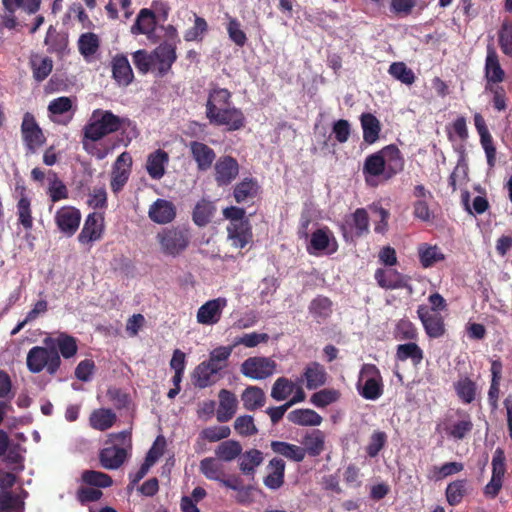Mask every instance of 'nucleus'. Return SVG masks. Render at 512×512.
I'll return each mask as SVG.
<instances>
[{
    "mask_svg": "<svg viewBox=\"0 0 512 512\" xmlns=\"http://www.w3.org/2000/svg\"><path fill=\"white\" fill-rule=\"evenodd\" d=\"M338 244L333 233L328 228H320L314 231L307 247L313 255H329L337 251Z\"/></svg>",
    "mask_w": 512,
    "mask_h": 512,
    "instance_id": "9b49d317",
    "label": "nucleus"
},
{
    "mask_svg": "<svg viewBox=\"0 0 512 512\" xmlns=\"http://www.w3.org/2000/svg\"><path fill=\"white\" fill-rule=\"evenodd\" d=\"M499 43L503 53L512 55V24L504 23L499 32Z\"/></svg>",
    "mask_w": 512,
    "mask_h": 512,
    "instance_id": "774afa93",
    "label": "nucleus"
},
{
    "mask_svg": "<svg viewBox=\"0 0 512 512\" xmlns=\"http://www.w3.org/2000/svg\"><path fill=\"white\" fill-rule=\"evenodd\" d=\"M268 339L269 336L265 333L252 332L236 338L233 346L235 347L237 345H243L248 348H253L259 345L260 343L267 342Z\"/></svg>",
    "mask_w": 512,
    "mask_h": 512,
    "instance_id": "338daca9",
    "label": "nucleus"
},
{
    "mask_svg": "<svg viewBox=\"0 0 512 512\" xmlns=\"http://www.w3.org/2000/svg\"><path fill=\"white\" fill-rule=\"evenodd\" d=\"M234 346H219L213 349L209 354V359L204 361L214 371H221L226 368L228 359L232 354Z\"/></svg>",
    "mask_w": 512,
    "mask_h": 512,
    "instance_id": "ea45409f",
    "label": "nucleus"
},
{
    "mask_svg": "<svg viewBox=\"0 0 512 512\" xmlns=\"http://www.w3.org/2000/svg\"><path fill=\"white\" fill-rule=\"evenodd\" d=\"M472 427L473 424L468 415H463L456 421L443 424L446 434L455 440L463 439L472 430Z\"/></svg>",
    "mask_w": 512,
    "mask_h": 512,
    "instance_id": "473e14b6",
    "label": "nucleus"
},
{
    "mask_svg": "<svg viewBox=\"0 0 512 512\" xmlns=\"http://www.w3.org/2000/svg\"><path fill=\"white\" fill-rule=\"evenodd\" d=\"M228 241L235 248L243 249L252 242L253 234L250 222L244 224H228Z\"/></svg>",
    "mask_w": 512,
    "mask_h": 512,
    "instance_id": "412c9836",
    "label": "nucleus"
},
{
    "mask_svg": "<svg viewBox=\"0 0 512 512\" xmlns=\"http://www.w3.org/2000/svg\"><path fill=\"white\" fill-rule=\"evenodd\" d=\"M200 472L209 480L219 481L225 475L224 466L217 457H206L200 461Z\"/></svg>",
    "mask_w": 512,
    "mask_h": 512,
    "instance_id": "4c0bfd02",
    "label": "nucleus"
},
{
    "mask_svg": "<svg viewBox=\"0 0 512 512\" xmlns=\"http://www.w3.org/2000/svg\"><path fill=\"white\" fill-rule=\"evenodd\" d=\"M82 479L85 483L95 487H109L112 484L111 478L99 471H85L82 474Z\"/></svg>",
    "mask_w": 512,
    "mask_h": 512,
    "instance_id": "680f3d73",
    "label": "nucleus"
},
{
    "mask_svg": "<svg viewBox=\"0 0 512 512\" xmlns=\"http://www.w3.org/2000/svg\"><path fill=\"white\" fill-rule=\"evenodd\" d=\"M156 28V16L150 9L140 10L135 24L131 27V32L134 35L144 34L149 39L154 36Z\"/></svg>",
    "mask_w": 512,
    "mask_h": 512,
    "instance_id": "bb28decb",
    "label": "nucleus"
},
{
    "mask_svg": "<svg viewBox=\"0 0 512 512\" xmlns=\"http://www.w3.org/2000/svg\"><path fill=\"white\" fill-rule=\"evenodd\" d=\"M243 406L247 410H255L262 407L265 403V394L263 390L256 386L248 387L241 395Z\"/></svg>",
    "mask_w": 512,
    "mask_h": 512,
    "instance_id": "a18cd8bd",
    "label": "nucleus"
},
{
    "mask_svg": "<svg viewBox=\"0 0 512 512\" xmlns=\"http://www.w3.org/2000/svg\"><path fill=\"white\" fill-rule=\"evenodd\" d=\"M276 363L267 357H250L241 365V373L254 380H262L274 374Z\"/></svg>",
    "mask_w": 512,
    "mask_h": 512,
    "instance_id": "6e6552de",
    "label": "nucleus"
},
{
    "mask_svg": "<svg viewBox=\"0 0 512 512\" xmlns=\"http://www.w3.org/2000/svg\"><path fill=\"white\" fill-rule=\"evenodd\" d=\"M404 160L399 149L389 145L380 151L366 157L363 164V176L365 182L372 187L379 184L380 180H389L403 170Z\"/></svg>",
    "mask_w": 512,
    "mask_h": 512,
    "instance_id": "f257e3e1",
    "label": "nucleus"
},
{
    "mask_svg": "<svg viewBox=\"0 0 512 512\" xmlns=\"http://www.w3.org/2000/svg\"><path fill=\"white\" fill-rule=\"evenodd\" d=\"M358 393L366 400H377L383 394L382 377L373 364H364L356 384Z\"/></svg>",
    "mask_w": 512,
    "mask_h": 512,
    "instance_id": "0eeeda50",
    "label": "nucleus"
},
{
    "mask_svg": "<svg viewBox=\"0 0 512 512\" xmlns=\"http://www.w3.org/2000/svg\"><path fill=\"white\" fill-rule=\"evenodd\" d=\"M234 429L241 436H251L257 432L253 417L249 415L237 417L234 422Z\"/></svg>",
    "mask_w": 512,
    "mask_h": 512,
    "instance_id": "e2e57ef3",
    "label": "nucleus"
},
{
    "mask_svg": "<svg viewBox=\"0 0 512 512\" xmlns=\"http://www.w3.org/2000/svg\"><path fill=\"white\" fill-rule=\"evenodd\" d=\"M215 212V207L211 201L206 199L200 200L193 210V221L197 226L203 227L207 225Z\"/></svg>",
    "mask_w": 512,
    "mask_h": 512,
    "instance_id": "49530a36",
    "label": "nucleus"
},
{
    "mask_svg": "<svg viewBox=\"0 0 512 512\" xmlns=\"http://www.w3.org/2000/svg\"><path fill=\"white\" fill-rule=\"evenodd\" d=\"M113 77L119 85L127 86L133 80V71L126 56L116 55L112 59Z\"/></svg>",
    "mask_w": 512,
    "mask_h": 512,
    "instance_id": "cd10ccee",
    "label": "nucleus"
},
{
    "mask_svg": "<svg viewBox=\"0 0 512 512\" xmlns=\"http://www.w3.org/2000/svg\"><path fill=\"white\" fill-rule=\"evenodd\" d=\"M268 475L264 478V485L270 490L279 489L284 483L285 462L280 458H273L267 466Z\"/></svg>",
    "mask_w": 512,
    "mask_h": 512,
    "instance_id": "a878e982",
    "label": "nucleus"
},
{
    "mask_svg": "<svg viewBox=\"0 0 512 512\" xmlns=\"http://www.w3.org/2000/svg\"><path fill=\"white\" fill-rule=\"evenodd\" d=\"M127 121L114 115L111 111L96 109L92 112L88 123L84 127V136L92 142L119 130Z\"/></svg>",
    "mask_w": 512,
    "mask_h": 512,
    "instance_id": "20e7f679",
    "label": "nucleus"
},
{
    "mask_svg": "<svg viewBox=\"0 0 512 512\" xmlns=\"http://www.w3.org/2000/svg\"><path fill=\"white\" fill-rule=\"evenodd\" d=\"M113 443L111 447L104 448L100 453V462L105 469L119 468L127 458L131 448L130 432L125 430L109 436Z\"/></svg>",
    "mask_w": 512,
    "mask_h": 512,
    "instance_id": "39448f33",
    "label": "nucleus"
},
{
    "mask_svg": "<svg viewBox=\"0 0 512 512\" xmlns=\"http://www.w3.org/2000/svg\"><path fill=\"white\" fill-rule=\"evenodd\" d=\"M78 49L80 54L90 61L99 49V38L94 33H84L79 37Z\"/></svg>",
    "mask_w": 512,
    "mask_h": 512,
    "instance_id": "de8ad7c7",
    "label": "nucleus"
},
{
    "mask_svg": "<svg viewBox=\"0 0 512 512\" xmlns=\"http://www.w3.org/2000/svg\"><path fill=\"white\" fill-rule=\"evenodd\" d=\"M305 455L318 456L324 451L325 434L321 430L307 432L302 440Z\"/></svg>",
    "mask_w": 512,
    "mask_h": 512,
    "instance_id": "7c9ffc66",
    "label": "nucleus"
},
{
    "mask_svg": "<svg viewBox=\"0 0 512 512\" xmlns=\"http://www.w3.org/2000/svg\"><path fill=\"white\" fill-rule=\"evenodd\" d=\"M227 303L228 301L224 297H218L206 301L197 310V323L204 326L216 325L220 321Z\"/></svg>",
    "mask_w": 512,
    "mask_h": 512,
    "instance_id": "9d476101",
    "label": "nucleus"
},
{
    "mask_svg": "<svg viewBox=\"0 0 512 512\" xmlns=\"http://www.w3.org/2000/svg\"><path fill=\"white\" fill-rule=\"evenodd\" d=\"M486 77L491 82H501L504 72L501 69L497 55L493 51H489L486 58Z\"/></svg>",
    "mask_w": 512,
    "mask_h": 512,
    "instance_id": "bf43d9fd",
    "label": "nucleus"
},
{
    "mask_svg": "<svg viewBox=\"0 0 512 512\" xmlns=\"http://www.w3.org/2000/svg\"><path fill=\"white\" fill-rule=\"evenodd\" d=\"M17 215L19 223L29 230L33 226V217L31 212V201L25 194L24 190L21 191L19 200L17 202Z\"/></svg>",
    "mask_w": 512,
    "mask_h": 512,
    "instance_id": "8fccbe9b",
    "label": "nucleus"
},
{
    "mask_svg": "<svg viewBox=\"0 0 512 512\" xmlns=\"http://www.w3.org/2000/svg\"><path fill=\"white\" fill-rule=\"evenodd\" d=\"M227 32L231 41H233L237 46H244L247 37L244 31L241 29L240 22L235 18H229L227 24Z\"/></svg>",
    "mask_w": 512,
    "mask_h": 512,
    "instance_id": "0e129e2a",
    "label": "nucleus"
},
{
    "mask_svg": "<svg viewBox=\"0 0 512 512\" xmlns=\"http://www.w3.org/2000/svg\"><path fill=\"white\" fill-rule=\"evenodd\" d=\"M464 469L460 462H447L441 466H433L430 470V478L439 481L448 476L457 474Z\"/></svg>",
    "mask_w": 512,
    "mask_h": 512,
    "instance_id": "864d4df0",
    "label": "nucleus"
},
{
    "mask_svg": "<svg viewBox=\"0 0 512 512\" xmlns=\"http://www.w3.org/2000/svg\"><path fill=\"white\" fill-rule=\"evenodd\" d=\"M326 371L319 363L313 362L309 364L304 372L306 387L309 390L316 389L326 383Z\"/></svg>",
    "mask_w": 512,
    "mask_h": 512,
    "instance_id": "e433bc0d",
    "label": "nucleus"
},
{
    "mask_svg": "<svg viewBox=\"0 0 512 512\" xmlns=\"http://www.w3.org/2000/svg\"><path fill=\"white\" fill-rule=\"evenodd\" d=\"M219 371H214L205 362L200 363L193 372V381L195 386L199 388H206L213 385L216 382L215 376Z\"/></svg>",
    "mask_w": 512,
    "mask_h": 512,
    "instance_id": "a19ab883",
    "label": "nucleus"
},
{
    "mask_svg": "<svg viewBox=\"0 0 512 512\" xmlns=\"http://www.w3.org/2000/svg\"><path fill=\"white\" fill-rule=\"evenodd\" d=\"M458 397L465 403H471L475 398V383L467 377L460 378L454 384Z\"/></svg>",
    "mask_w": 512,
    "mask_h": 512,
    "instance_id": "4d7b16f0",
    "label": "nucleus"
},
{
    "mask_svg": "<svg viewBox=\"0 0 512 512\" xmlns=\"http://www.w3.org/2000/svg\"><path fill=\"white\" fill-rule=\"evenodd\" d=\"M47 181V194L49 195L53 203L68 198V190L66 185L63 183L62 180L58 178V176L54 172L50 171L48 173Z\"/></svg>",
    "mask_w": 512,
    "mask_h": 512,
    "instance_id": "c03bdc74",
    "label": "nucleus"
},
{
    "mask_svg": "<svg viewBox=\"0 0 512 512\" xmlns=\"http://www.w3.org/2000/svg\"><path fill=\"white\" fill-rule=\"evenodd\" d=\"M257 193V184L251 179L240 182L234 190V197L238 203L252 199Z\"/></svg>",
    "mask_w": 512,
    "mask_h": 512,
    "instance_id": "13d9d810",
    "label": "nucleus"
},
{
    "mask_svg": "<svg viewBox=\"0 0 512 512\" xmlns=\"http://www.w3.org/2000/svg\"><path fill=\"white\" fill-rule=\"evenodd\" d=\"M190 150L199 170L206 171L211 167L215 153L209 146L193 141L190 143Z\"/></svg>",
    "mask_w": 512,
    "mask_h": 512,
    "instance_id": "c85d7f7f",
    "label": "nucleus"
},
{
    "mask_svg": "<svg viewBox=\"0 0 512 512\" xmlns=\"http://www.w3.org/2000/svg\"><path fill=\"white\" fill-rule=\"evenodd\" d=\"M264 460L263 453L257 449H250L240 454L238 464L240 471L246 476L254 475L256 469Z\"/></svg>",
    "mask_w": 512,
    "mask_h": 512,
    "instance_id": "c756f323",
    "label": "nucleus"
},
{
    "mask_svg": "<svg viewBox=\"0 0 512 512\" xmlns=\"http://www.w3.org/2000/svg\"><path fill=\"white\" fill-rule=\"evenodd\" d=\"M30 64L33 76L37 81H43L52 71L53 61L51 58L39 54L31 56Z\"/></svg>",
    "mask_w": 512,
    "mask_h": 512,
    "instance_id": "79ce46f5",
    "label": "nucleus"
},
{
    "mask_svg": "<svg viewBox=\"0 0 512 512\" xmlns=\"http://www.w3.org/2000/svg\"><path fill=\"white\" fill-rule=\"evenodd\" d=\"M214 168L215 180L220 186L230 184L239 173L237 161L230 156L220 157Z\"/></svg>",
    "mask_w": 512,
    "mask_h": 512,
    "instance_id": "6ab92c4d",
    "label": "nucleus"
},
{
    "mask_svg": "<svg viewBox=\"0 0 512 512\" xmlns=\"http://www.w3.org/2000/svg\"><path fill=\"white\" fill-rule=\"evenodd\" d=\"M148 216L157 224L171 223L176 217V206L169 200L159 198L150 205Z\"/></svg>",
    "mask_w": 512,
    "mask_h": 512,
    "instance_id": "f3484780",
    "label": "nucleus"
},
{
    "mask_svg": "<svg viewBox=\"0 0 512 512\" xmlns=\"http://www.w3.org/2000/svg\"><path fill=\"white\" fill-rule=\"evenodd\" d=\"M21 133L25 145L31 153H34L45 141L43 132L31 113L24 114Z\"/></svg>",
    "mask_w": 512,
    "mask_h": 512,
    "instance_id": "ddd939ff",
    "label": "nucleus"
},
{
    "mask_svg": "<svg viewBox=\"0 0 512 512\" xmlns=\"http://www.w3.org/2000/svg\"><path fill=\"white\" fill-rule=\"evenodd\" d=\"M132 158L127 152L121 153L114 163L111 188L114 192H118L127 182L130 174Z\"/></svg>",
    "mask_w": 512,
    "mask_h": 512,
    "instance_id": "a211bd4d",
    "label": "nucleus"
},
{
    "mask_svg": "<svg viewBox=\"0 0 512 512\" xmlns=\"http://www.w3.org/2000/svg\"><path fill=\"white\" fill-rule=\"evenodd\" d=\"M15 481L14 474L0 471V512H22L23 510V502L20 498L8 491Z\"/></svg>",
    "mask_w": 512,
    "mask_h": 512,
    "instance_id": "1a4fd4ad",
    "label": "nucleus"
},
{
    "mask_svg": "<svg viewBox=\"0 0 512 512\" xmlns=\"http://www.w3.org/2000/svg\"><path fill=\"white\" fill-rule=\"evenodd\" d=\"M271 449L273 452L295 462H301L305 458V450H303L301 446L288 442L272 441Z\"/></svg>",
    "mask_w": 512,
    "mask_h": 512,
    "instance_id": "f704fd0d",
    "label": "nucleus"
},
{
    "mask_svg": "<svg viewBox=\"0 0 512 512\" xmlns=\"http://www.w3.org/2000/svg\"><path fill=\"white\" fill-rule=\"evenodd\" d=\"M152 57L154 69L164 74L176 60L175 48L168 43L161 44L152 52Z\"/></svg>",
    "mask_w": 512,
    "mask_h": 512,
    "instance_id": "4be33fe9",
    "label": "nucleus"
},
{
    "mask_svg": "<svg viewBox=\"0 0 512 512\" xmlns=\"http://www.w3.org/2000/svg\"><path fill=\"white\" fill-rule=\"evenodd\" d=\"M168 162L169 156L164 150L158 149L150 153L146 161L148 175L154 180L161 179L165 174V167Z\"/></svg>",
    "mask_w": 512,
    "mask_h": 512,
    "instance_id": "393cba45",
    "label": "nucleus"
},
{
    "mask_svg": "<svg viewBox=\"0 0 512 512\" xmlns=\"http://www.w3.org/2000/svg\"><path fill=\"white\" fill-rule=\"evenodd\" d=\"M331 312L332 303L326 297L319 296L312 300L309 305V313L318 323L327 319Z\"/></svg>",
    "mask_w": 512,
    "mask_h": 512,
    "instance_id": "09e8293b",
    "label": "nucleus"
},
{
    "mask_svg": "<svg viewBox=\"0 0 512 512\" xmlns=\"http://www.w3.org/2000/svg\"><path fill=\"white\" fill-rule=\"evenodd\" d=\"M155 239L161 254L166 257L177 258L189 247L191 234L186 227L172 226L161 229L156 234Z\"/></svg>",
    "mask_w": 512,
    "mask_h": 512,
    "instance_id": "7ed1b4c3",
    "label": "nucleus"
},
{
    "mask_svg": "<svg viewBox=\"0 0 512 512\" xmlns=\"http://www.w3.org/2000/svg\"><path fill=\"white\" fill-rule=\"evenodd\" d=\"M116 421V414L111 409L100 408L94 410L89 418L92 428L105 431L111 428Z\"/></svg>",
    "mask_w": 512,
    "mask_h": 512,
    "instance_id": "c9c22d12",
    "label": "nucleus"
},
{
    "mask_svg": "<svg viewBox=\"0 0 512 512\" xmlns=\"http://www.w3.org/2000/svg\"><path fill=\"white\" fill-rule=\"evenodd\" d=\"M396 356L400 361L411 359L414 365H418L423 359V352L416 343L410 342L399 345Z\"/></svg>",
    "mask_w": 512,
    "mask_h": 512,
    "instance_id": "3c124183",
    "label": "nucleus"
},
{
    "mask_svg": "<svg viewBox=\"0 0 512 512\" xmlns=\"http://www.w3.org/2000/svg\"><path fill=\"white\" fill-rule=\"evenodd\" d=\"M242 452L241 444L236 440H226L215 449V456L222 461L231 462Z\"/></svg>",
    "mask_w": 512,
    "mask_h": 512,
    "instance_id": "37998d69",
    "label": "nucleus"
},
{
    "mask_svg": "<svg viewBox=\"0 0 512 512\" xmlns=\"http://www.w3.org/2000/svg\"><path fill=\"white\" fill-rule=\"evenodd\" d=\"M467 491L466 480H456L448 484L446 488V499L447 502L455 506L461 502Z\"/></svg>",
    "mask_w": 512,
    "mask_h": 512,
    "instance_id": "5fc2aeb1",
    "label": "nucleus"
},
{
    "mask_svg": "<svg viewBox=\"0 0 512 512\" xmlns=\"http://www.w3.org/2000/svg\"><path fill=\"white\" fill-rule=\"evenodd\" d=\"M295 383L287 378H278L271 390V397L276 401L286 400L294 391Z\"/></svg>",
    "mask_w": 512,
    "mask_h": 512,
    "instance_id": "603ef678",
    "label": "nucleus"
},
{
    "mask_svg": "<svg viewBox=\"0 0 512 512\" xmlns=\"http://www.w3.org/2000/svg\"><path fill=\"white\" fill-rule=\"evenodd\" d=\"M417 314L429 337L439 338L444 334L445 327L441 315L432 312L425 305H420L418 307Z\"/></svg>",
    "mask_w": 512,
    "mask_h": 512,
    "instance_id": "4468645a",
    "label": "nucleus"
},
{
    "mask_svg": "<svg viewBox=\"0 0 512 512\" xmlns=\"http://www.w3.org/2000/svg\"><path fill=\"white\" fill-rule=\"evenodd\" d=\"M54 221L59 231L70 237L79 228L81 213L73 206H63L55 212Z\"/></svg>",
    "mask_w": 512,
    "mask_h": 512,
    "instance_id": "f8f14e48",
    "label": "nucleus"
},
{
    "mask_svg": "<svg viewBox=\"0 0 512 512\" xmlns=\"http://www.w3.org/2000/svg\"><path fill=\"white\" fill-rule=\"evenodd\" d=\"M361 125L364 141L369 144L375 143L381 130L379 120L374 115L366 113L361 116Z\"/></svg>",
    "mask_w": 512,
    "mask_h": 512,
    "instance_id": "58836bf2",
    "label": "nucleus"
},
{
    "mask_svg": "<svg viewBox=\"0 0 512 512\" xmlns=\"http://www.w3.org/2000/svg\"><path fill=\"white\" fill-rule=\"evenodd\" d=\"M219 407L216 417L219 422L229 421L236 413L238 401L236 396L229 390L222 389L219 391Z\"/></svg>",
    "mask_w": 512,
    "mask_h": 512,
    "instance_id": "b1692460",
    "label": "nucleus"
},
{
    "mask_svg": "<svg viewBox=\"0 0 512 512\" xmlns=\"http://www.w3.org/2000/svg\"><path fill=\"white\" fill-rule=\"evenodd\" d=\"M231 94L227 89L215 88L210 91L206 104V117L211 124L224 126L228 131L240 130L245 126L241 109L231 105Z\"/></svg>",
    "mask_w": 512,
    "mask_h": 512,
    "instance_id": "f03ea898",
    "label": "nucleus"
},
{
    "mask_svg": "<svg viewBox=\"0 0 512 512\" xmlns=\"http://www.w3.org/2000/svg\"><path fill=\"white\" fill-rule=\"evenodd\" d=\"M417 250L420 263L424 268L432 267L445 259L441 249L436 245L422 243L418 246Z\"/></svg>",
    "mask_w": 512,
    "mask_h": 512,
    "instance_id": "72a5a7b5",
    "label": "nucleus"
},
{
    "mask_svg": "<svg viewBox=\"0 0 512 512\" xmlns=\"http://www.w3.org/2000/svg\"><path fill=\"white\" fill-rule=\"evenodd\" d=\"M231 429L228 426H211L201 432V436L209 442H217L230 436Z\"/></svg>",
    "mask_w": 512,
    "mask_h": 512,
    "instance_id": "69168bd1",
    "label": "nucleus"
},
{
    "mask_svg": "<svg viewBox=\"0 0 512 512\" xmlns=\"http://www.w3.org/2000/svg\"><path fill=\"white\" fill-rule=\"evenodd\" d=\"M104 229V218L99 213H91L85 220L83 228L78 236L82 244H90L101 238Z\"/></svg>",
    "mask_w": 512,
    "mask_h": 512,
    "instance_id": "2eb2a0df",
    "label": "nucleus"
},
{
    "mask_svg": "<svg viewBox=\"0 0 512 512\" xmlns=\"http://www.w3.org/2000/svg\"><path fill=\"white\" fill-rule=\"evenodd\" d=\"M27 367L32 373H39L46 368L49 374H54L61 364L60 354L57 350L35 346L27 354Z\"/></svg>",
    "mask_w": 512,
    "mask_h": 512,
    "instance_id": "423d86ee",
    "label": "nucleus"
},
{
    "mask_svg": "<svg viewBox=\"0 0 512 512\" xmlns=\"http://www.w3.org/2000/svg\"><path fill=\"white\" fill-rule=\"evenodd\" d=\"M389 74L403 84L411 85L415 81L414 72L403 62H394L390 65Z\"/></svg>",
    "mask_w": 512,
    "mask_h": 512,
    "instance_id": "6e6d98bb",
    "label": "nucleus"
},
{
    "mask_svg": "<svg viewBox=\"0 0 512 512\" xmlns=\"http://www.w3.org/2000/svg\"><path fill=\"white\" fill-rule=\"evenodd\" d=\"M375 279L378 285L385 289H400L407 288L410 293L412 288L409 286V278L400 274L395 269L389 267L385 269H378L375 272Z\"/></svg>",
    "mask_w": 512,
    "mask_h": 512,
    "instance_id": "dca6fc26",
    "label": "nucleus"
},
{
    "mask_svg": "<svg viewBox=\"0 0 512 512\" xmlns=\"http://www.w3.org/2000/svg\"><path fill=\"white\" fill-rule=\"evenodd\" d=\"M288 420L299 426H319L322 417L312 409H295L288 413Z\"/></svg>",
    "mask_w": 512,
    "mask_h": 512,
    "instance_id": "2f4dec72",
    "label": "nucleus"
},
{
    "mask_svg": "<svg viewBox=\"0 0 512 512\" xmlns=\"http://www.w3.org/2000/svg\"><path fill=\"white\" fill-rule=\"evenodd\" d=\"M72 100L69 97H58L48 105L49 116L52 121L67 124L71 118Z\"/></svg>",
    "mask_w": 512,
    "mask_h": 512,
    "instance_id": "5701e85b",
    "label": "nucleus"
},
{
    "mask_svg": "<svg viewBox=\"0 0 512 512\" xmlns=\"http://www.w3.org/2000/svg\"><path fill=\"white\" fill-rule=\"evenodd\" d=\"M44 345L48 348H58L61 356L65 359L72 358L78 351L77 341L73 336L66 333H59L56 337H46L43 340Z\"/></svg>",
    "mask_w": 512,
    "mask_h": 512,
    "instance_id": "aec40b11",
    "label": "nucleus"
},
{
    "mask_svg": "<svg viewBox=\"0 0 512 512\" xmlns=\"http://www.w3.org/2000/svg\"><path fill=\"white\" fill-rule=\"evenodd\" d=\"M339 397L340 393L338 390L323 389L314 393L310 398V402L318 408H324L336 402L339 399Z\"/></svg>",
    "mask_w": 512,
    "mask_h": 512,
    "instance_id": "052dcab7",
    "label": "nucleus"
}]
</instances>
